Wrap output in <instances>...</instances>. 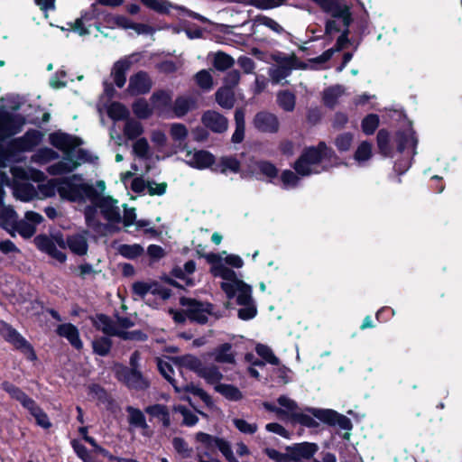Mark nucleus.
<instances>
[{
    "label": "nucleus",
    "mask_w": 462,
    "mask_h": 462,
    "mask_svg": "<svg viewBox=\"0 0 462 462\" xmlns=\"http://www.w3.org/2000/svg\"><path fill=\"white\" fill-rule=\"evenodd\" d=\"M51 143L65 154L61 161L50 165L47 171L51 175H63L75 171L88 161V154L81 149L76 150L81 142L78 137L64 134L54 133L50 136Z\"/></svg>",
    "instance_id": "f257e3e1"
},
{
    "label": "nucleus",
    "mask_w": 462,
    "mask_h": 462,
    "mask_svg": "<svg viewBox=\"0 0 462 462\" xmlns=\"http://www.w3.org/2000/svg\"><path fill=\"white\" fill-rule=\"evenodd\" d=\"M209 259L215 263L213 275L223 279L221 288L226 292L227 298L236 297L238 305L254 301L250 285L238 279L233 270L223 266L219 262L218 256L212 255Z\"/></svg>",
    "instance_id": "f03ea898"
},
{
    "label": "nucleus",
    "mask_w": 462,
    "mask_h": 462,
    "mask_svg": "<svg viewBox=\"0 0 462 462\" xmlns=\"http://www.w3.org/2000/svg\"><path fill=\"white\" fill-rule=\"evenodd\" d=\"M194 440L198 462H218L217 449H219L229 462H238L229 443L223 439L199 431L194 435Z\"/></svg>",
    "instance_id": "7ed1b4c3"
},
{
    "label": "nucleus",
    "mask_w": 462,
    "mask_h": 462,
    "mask_svg": "<svg viewBox=\"0 0 462 462\" xmlns=\"http://www.w3.org/2000/svg\"><path fill=\"white\" fill-rule=\"evenodd\" d=\"M333 154L325 143L320 142L317 146L304 150L299 159L294 162L295 171L301 177L319 174L327 170L325 162Z\"/></svg>",
    "instance_id": "20e7f679"
},
{
    "label": "nucleus",
    "mask_w": 462,
    "mask_h": 462,
    "mask_svg": "<svg viewBox=\"0 0 462 462\" xmlns=\"http://www.w3.org/2000/svg\"><path fill=\"white\" fill-rule=\"evenodd\" d=\"M60 197L71 202H96L97 190L92 185L80 181L79 176L73 175L61 179Z\"/></svg>",
    "instance_id": "39448f33"
},
{
    "label": "nucleus",
    "mask_w": 462,
    "mask_h": 462,
    "mask_svg": "<svg viewBox=\"0 0 462 462\" xmlns=\"http://www.w3.org/2000/svg\"><path fill=\"white\" fill-rule=\"evenodd\" d=\"M93 325L100 331L108 336H117L124 339L137 338L143 339L141 332H125L117 328L106 316L97 315L93 319Z\"/></svg>",
    "instance_id": "423d86ee"
},
{
    "label": "nucleus",
    "mask_w": 462,
    "mask_h": 462,
    "mask_svg": "<svg viewBox=\"0 0 462 462\" xmlns=\"http://www.w3.org/2000/svg\"><path fill=\"white\" fill-rule=\"evenodd\" d=\"M141 3L149 8L150 10H152L158 14H170L171 9H176L180 10L183 13H185L187 15L198 19L199 21L205 22L207 19L203 17L202 15L194 13L190 10H188L184 6L181 5H176L170 2L169 0H140Z\"/></svg>",
    "instance_id": "0eeeda50"
},
{
    "label": "nucleus",
    "mask_w": 462,
    "mask_h": 462,
    "mask_svg": "<svg viewBox=\"0 0 462 462\" xmlns=\"http://www.w3.org/2000/svg\"><path fill=\"white\" fill-rule=\"evenodd\" d=\"M135 297L144 299L148 294L157 295L162 300L170 297L171 292L157 282H136L132 286Z\"/></svg>",
    "instance_id": "6e6552de"
},
{
    "label": "nucleus",
    "mask_w": 462,
    "mask_h": 462,
    "mask_svg": "<svg viewBox=\"0 0 462 462\" xmlns=\"http://www.w3.org/2000/svg\"><path fill=\"white\" fill-rule=\"evenodd\" d=\"M185 157L184 161L192 168L204 170L209 168L215 162V156L204 150H190L184 149Z\"/></svg>",
    "instance_id": "1a4fd4ad"
},
{
    "label": "nucleus",
    "mask_w": 462,
    "mask_h": 462,
    "mask_svg": "<svg viewBox=\"0 0 462 462\" xmlns=\"http://www.w3.org/2000/svg\"><path fill=\"white\" fill-rule=\"evenodd\" d=\"M313 1L320 5L324 11L330 13L334 18L341 19L346 28L348 27L351 21L349 8L346 5H343L341 0Z\"/></svg>",
    "instance_id": "9d476101"
},
{
    "label": "nucleus",
    "mask_w": 462,
    "mask_h": 462,
    "mask_svg": "<svg viewBox=\"0 0 462 462\" xmlns=\"http://www.w3.org/2000/svg\"><path fill=\"white\" fill-rule=\"evenodd\" d=\"M182 304L186 306L185 312L189 319L201 324L208 321V316L211 314L209 304L192 300H183Z\"/></svg>",
    "instance_id": "9b49d317"
},
{
    "label": "nucleus",
    "mask_w": 462,
    "mask_h": 462,
    "mask_svg": "<svg viewBox=\"0 0 462 462\" xmlns=\"http://www.w3.org/2000/svg\"><path fill=\"white\" fill-rule=\"evenodd\" d=\"M116 375L120 381H123L131 388L145 389L149 386L148 381L143 376L138 369L119 367L116 370Z\"/></svg>",
    "instance_id": "f8f14e48"
},
{
    "label": "nucleus",
    "mask_w": 462,
    "mask_h": 462,
    "mask_svg": "<svg viewBox=\"0 0 462 462\" xmlns=\"http://www.w3.org/2000/svg\"><path fill=\"white\" fill-rule=\"evenodd\" d=\"M172 95L171 92L166 90H158L153 92L150 97V102L153 112L159 116L171 118L170 106L171 104Z\"/></svg>",
    "instance_id": "ddd939ff"
},
{
    "label": "nucleus",
    "mask_w": 462,
    "mask_h": 462,
    "mask_svg": "<svg viewBox=\"0 0 462 462\" xmlns=\"http://www.w3.org/2000/svg\"><path fill=\"white\" fill-rule=\"evenodd\" d=\"M99 207L101 213L105 218L111 223H119L121 221L120 209L117 206V200L110 198H98L97 194V201L92 202Z\"/></svg>",
    "instance_id": "4468645a"
},
{
    "label": "nucleus",
    "mask_w": 462,
    "mask_h": 462,
    "mask_svg": "<svg viewBox=\"0 0 462 462\" xmlns=\"http://www.w3.org/2000/svg\"><path fill=\"white\" fill-rule=\"evenodd\" d=\"M101 14V12L96 3L90 5L88 12L81 14L73 23L70 24L72 31L78 32L80 36L88 35L90 33L89 27L86 26L85 23L91 20L97 18Z\"/></svg>",
    "instance_id": "2eb2a0df"
},
{
    "label": "nucleus",
    "mask_w": 462,
    "mask_h": 462,
    "mask_svg": "<svg viewBox=\"0 0 462 462\" xmlns=\"http://www.w3.org/2000/svg\"><path fill=\"white\" fill-rule=\"evenodd\" d=\"M203 125L215 133H223L227 130V119L217 111L208 110L202 116Z\"/></svg>",
    "instance_id": "dca6fc26"
},
{
    "label": "nucleus",
    "mask_w": 462,
    "mask_h": 462,
    "mask_svg": "<svg viewBox=\"0 0 462 462\" xmlns=\"http://www.w3.org/2000/svg\"><path fill=\"white\" fill-rule=\"evenodd\" d=\"M254 125L256 129L264 133H275L279 129L277 117L270 113L260 112L254 118Z\"/></svg>",
    "instance_id": "f3484780"
},
{
    "label": "nucleus",
    "mask_w": 462,
    "mask_h": 462,
    "mask_svg": "<svg viewBox=\"0 0 462 462\" xmlns=\"http://www.w3.org/2000/svg\"><path fill=\"white\" fill-rule=\"evenodd\" d=\"M198 107L197 100L191 97L180 96L173 102L171 117L181 118Z\"/></svg>",
    "instance_id": "a211bd4d"
},
{
    "label": "nucleus",
    "mask_w": 462,
    "mask_h": 462,
    "mask_svg": "<svg viewBox=\"0 0 462 462\" xmlns=\"http://www.w3.org/2000/svg\"><path fill=\"white\" fill-rule=\"evenodd\" d=\"M174 390L178 393H190L199 397L205 403H211L210 396L203 389L192 383H188L183 377L174 383Z\"/></svg>",
    "instance_id": "6ab92c4d"
},
{
    "label": "nucleus",
    "mask_w": 462,
    "mask_h": 462,
    "mask_svg": "<svg viewBox=\"0 0 462 462\" xmlns=\"http://www.w3.org/2000/svg\"><path fill=\"white\" fill-rule=\"evenodd\" d=\"M174 390L178 393H190L199 397L205 403H211L210 396L203 389L192 383H188L183 377L174 383Z\"/></svg>",
    "instance_id": "aec40b11"
},
{
    "label": "nucleus",
    "mask_w": 462,
    "mask_h": 462,
    "mask_svg": "<svg viewBox=\"0 0 462 462\" xmlns=\"http://www.w3.org/2000/svg\"><path fill=\"white\" fill-rule=\"evenodd\" d=\"M152 88V81L147 74L139 72L130 79L127 90L132 95L147 93Z\"/></svg>",
    "instance_id": "412c9836"
},
{
    "label": "nucleus",
    "mask_w": 462,
    "mask_h": 462,
    "mask_svg": "<svg viewBox=\"0 0 462 462\" xmlns=\"http://www.w3.org/2000/svg\"><path fill=\"white\" fill-rule=\"evenodd\" d=\"M57 333L59 336L66 337L75 348H82L83 343L79 338V330L74 325L70 323L61 324L57 328Z\"/></svg>",
    "instance_id": "4be33fe9"
},
{
    "label": "nucleus",
    "mask_w": 462,
    "mask_h": 462,
    "mask_svg": "<svg viewBox=\"0 0 462 462\" xmlns=\"http://www.w3.org/2000/svg\"><path fill=\"white\" fill-rule=\"evenodd\" d=\"M293 457L297 462H300L302 459L310 458L319 449V447L315 443L310 442H302L299 444H295L292 447H290Z\"/></svg>",
    "instance_id": "5701e85b"
},
{
    "label": "nucleus",
    "mask_w": 462,
    "mask_h": 462,
    "mask_svg": "<svg viewBox=\"0 0 462 462\" xmlns=\"http://www.w3.org/2000/svg\"><path fill=\"white\" fill-rule=\"evenodd\" d=\"M212 255L218 256L220 263L225 267H226V264H228L234 268H241L244 265L243 259L237 254H227L226 251H223L218 254L211 253V254H208L206 255V259L211 264L210 272L212 274H213V269L215 266V263L213 262H211L209 259L210 256H212Z\"/></svg>",
    "instance_id": "b1692460"
},
{
    "label": "nucleus",
    "mask_w": 462,
    "mask_h": 462,
    "mask_svg": "<svg viewBox=\"0 0 462 462\" xmlns=\"http://www.w3.org/2000/svg\"><path fill=\"white\" fill-rule=\"evenodd\" d=\"M127 412L129 423L136 428L142 429L143 435L150 436L152 431L146 423L143 413L140 410L133 407H128Z\"/></svg>",
    "instance_id": "393cba45"
},
{
    "label": "nucleus",
    "mask_w": 462,
    "mask_h": 462,
    "mask_svg": "<svg viewBox=\"0 0 462 462\" xmlns=\"http://www.w3.org/2000/svg\"><path fill=\"white\" fill-rule=\"evenodd\" d=\"M157 365L160 373L167 381H169L171 383L173 387L174 383L178 382L180 378H182V371L180 367H178V374H176L175 370L168 361L158 358Z\"/></svg>",
    "instance_id": "a878e982"
},
{
    "label": "nucleus",
    "mask_w": 462,
    "mask_h": 462,
    "mask_svg": "<svg viewBox=\"0 0 462 462\" xmlns=\"http://www.w3.org/2000/svg\"><path fill=\"white\" fill-rule=\"evenodd\" d=\"M69 248L76 254L84 255L88 252V241L85 234H75L67 238Z\"/></svg>",
    "instance_id": "bb28decb"
},
{
    "label": "nucleus",
    "mask_w": 462,
    "mask_h": 462,
    "mask_svg": "<svg viewBox=\"0 0 462 462\" xmlns=\"http://www.w3.org/2000/svg\"><path fill=\"white\" fill-rule=\"evenodd\" d=\"M216 362L225 364L235 363V354L232 352V346L229 343H225L216 347L211 353Z\"/></svg>",
    "instance_id": "cd10ccee"
},
{
    "label": "nucleus",
    "mask_w": 462,
    "mask_h": 462,
    "mask_svg": "<svg viewBox=\"0 0 462 462\" xmlns=\"http://www.w3.org/2000/svg\"><path fill=\"white\" fill-rule=\"evenodd\" d=\"M277 402L279 404L280 409V417L290 420L292 417V413L298 410L299 406L295 401L292 399L282 395L277 399Z\"/></svg>",
    "instance_id": "c85d7f7f"
},
{
    "label": "nucleus",
    "mask_w": 462,
    "mask_h": 462,
    "mask_svg": "<svg viewBox=\"0 0 462 462\" xmlns=\"http://www.w3.org/2000/svg\"><path fill=\"white\" fill-rule=\"evenodd\" d=\"M145 411L152 417L158 419L164 427L171 425L170 413L166 406L162 404L151 405L145 409Z\"/></svg>",
    "instance_id": "c756f323"
},
{
    "label": "nucleus",
    "mask_w": 462,
    "mask_h": 462,
    "mask_svg": "<svg viewBox=\"0 0 462 462\" xmlns=\"http://www.w3.org/2000/svg\"><path fill=\"white\" fill-rule=\"evenodd\" d=\"M216 101L226 109H231L235 105V94L230 88H220L216 92Z\"/></svg>",
    "instance_id": "7c9ffc66"
},
{
    "label": "nucleus",
    "mask_w": 462,
    "mask_h": 462,
    "mask_svg": "<svg viewBox=\"0 0 462 462\" xmlns=\"http://www.w3.org/2000/svg\"><path fill=\"white\" fill-rule=\"evenodd\" d=\"M2 388L8 393L12 398L20 402L24 408L27 405H32V399L29 398L21 389L11 383L4 382L2 383Z\"/></svg>",
    "instance_id": "2f4dec72"
},
{
    "label": "nucleus",
    "mask_w": 462,
    "mask_h": 462,
    "mask_svg": "<svg viewBox=\"0 0 462 462\" xmlns=\"http://www.w3.org/2000/svg\"><path fill=\"white\" fill-rule=\"evenodd\" d=\"M199 376L205 379L208 383L215 384V386L220 384L219 382L223 377L218 367L213 365H203Z\"/></svg>",
    "instance_id": "473e14b6"
},
{
    "label": "nucleus",
    "mask_w": 462,
    "mask_h": 462,
    "mask_svg": "<svg viewBox=\"0 0 462 462\" xmlns=\"http://www.w3.org/2000/svg\"><path fill=\"white\" fill-rule=\"evenodd\" d=\"M172 447L175 452L181 458H190L193 455V448L189 445V443L180 437H174L172 439Z\"/></svg>",
    "instance_id": "72a5a7b5"
},
{
    "label": "nucleus",
    "mask_w": 462,
    "mask_h": 462,
    "mask_svg": "<svg viewBox=\"0 0 462 462\" xmlns=\"http://www.w3.org/2000/svg\"><path fill=\"white\" fill-rule=\"evenodd\" d=\"M133 112L140 119L149 118L154 112L152 104L140 98L133 104Z\"/></svg>",
    "instance_id": "f704fd0d"
},
{
    "label": "nucleus",
    "mask_w": 462,
    "mask_h": 462,
    "mask_svg": "<svg viewBox=\"0 0 462 462\" xmlns=\"http://www.w3.org/2000/svg\"><path fill=\"white\" fill-rule=\"evenodd\" d=\"M133 152L140 159H149L152 156V150L147 139L138 138L133 144Z\"/></svg>",
    "instance_id": "c9c22d12"
},
{
    "label": "nucleus",
    "mask_w": 462,
    "mask_h": 462,
    "mask_svg": "<svg viewBox=\"0 0 462 462\" xmlns=\"http://www.w3.org/2000/svg\"><path fill=\"white\" fill-rule=\"evenodd\" d=\"M217 393L230 401H239L243 398V394L238 388L231 384L220 383L215 386Z\"/></svg>",
    "instance_id": "e433bc0d"
},
{
    "label": "nucleus",
    "mask_w": 462,
    "mask_h": 462,
    "mask_svg": "<svg viewBox=\"0 0 462 462\" xmlns=\"http://www.w3.org/2000/svg\"><path fill=\"white\" fill-rule=\"evenodd\" d=\"M345 93V89L342 86H334L327 88L323 94V100L326 106H334L340 97Z\"/></svg>",
    "instance_id": "4c0bfd02"
},
{
    "label": "nucleus",
    "mask_w": 462,
    "mask_h": 462,
    "mask_svg": "<svg viewBox=\"0 0 462 462\" xmlns=\"http://www.w3.org/2000/svg\"><path fill=\"white\" fill-rule=\"evenodd\" d=\"M128 67L126 60H118L115 63L112 75L118 88H122L125 83V71L128 69Z\"/></svg>",
    "instance_id": "58836bf2"
},
{
    "label": "nucleus",
    "mask_w": 462,
    "mask_h": 462,
    "mask_svg": "<svg viewBox=\"0 0 462 462\" xmlns=\"http://www.w3.org/2000/svg\"><path fill=\"white\" fill-rule=\"evenodd\" d=\"M143 125L134 119H128L124 127V134L128 139H136L143 134Z\"/></svg>",
    "instance_id": "ea45409f"
},
{
    "label": "nucleus",
    "mask_w": 462,
    "mask_h": 462,
    "mask_svg": "<svg viewBox=\"0 0 462 462\" xmlns=\"http://www.w3.org/2000/svg\"><path fill=\"white\" fill-rule=\"evenodd\" d=\"M61 179H51L39 185V191L44 198L53 197L56 193L60 195V184Z\"/></svg>",
    "instance_id": "a19ab883"
},
{
    "label": "nucleus",
    "mask_w": 462,
    "mask_h": 462,
    "mask_svg": "<svg viewBox=\"0 0 462 462\" xmlns=\"http://www.w3.org/2000/svg\"><path fill=\"white\" fill-rule=\"evenodd\" d=\"M179 364H180V367H184V368L189 369L191 371H194L195 373L198 374V375L199 374V373L204 365L202 364V362L198 357H196L192 355H186V356L180 357Z\"/></svg>",
    "instance_id": "79ce46f5"
},
{
    "label": "nucleus",
    "mask_w": 462,
    "mask_h": 462,
    "mask_svg": "<svg viewBox=\"0 0 462 462\" xmlns=\"http://www.w3.org/2000/svg\"><path fill=\"white\" fill-rule=\"evenodd\" d=\"M373 155L372 144L366 141L362 142L355 152L354 159L359 164L367 162Z\"/></svg>",
    "instance_id": "37998d69"
},
{
    "label": "nucleus",
    "mask_w": 462,
    "mask_h": 462,
    "mask_svg": "<svg viewBox=\"0 0 462 462\" xmlns=\"http://www.w3.org/2000/svg\"><path fill=\"white\" fill-rule=\"evenodd\" d=\"M25 408L35 418L38 425H40L41 427L45 428V429L51 427V422L48 419V416L46 415V413H44L42 411V410L41 408H39L36 405V403L33 400L32 401V405H27Z\"/></svg>",
    "instance_id": "c03bdc74"
},
{
    "label": "nucleus",
    "mask_w": 462,
    "mask_h": 462,
    "mask_svg": "<svg viewBox=\"0 0 462 462\" xmlns=\"http://www.w3.org/2000/svg\"><path fill=\"white\" fill-rule=\"evenodd\" d=\"M96 217L97 209L95 208L88 207L85 209V217L88 226L99 234H104L105 226L99 223Z\"/></svg>",
    "instance_id": "a18cd8bd"
},
{
    "label": "nucleus",
    "mask_w": 462,
    "mask_h": 462,
    "mask_svg": "<svg viewBox=\"0 0 462 462\" xmlns=\"http://www.w3.org/2000/svg\"><path fill=\"white\" fill-rule=\"evenodd\" d=\"M290 420L293 423H300L309 428H315L318 426V422L308 413L301 411L300 408L292 413V417Z\"/></svg>",
    "instance_id": "49530a36"
},
{
    "label": "nucleus",
    "mask_w": 462,
    "mask_h": 462,
    "mask_svg": "<svg viewBox=\"0 0 462 462\" xmlns=\"http://www.w3.org/2000/svg\"><path fill=\"white\" fill-rule=\"evenodd\" d=\"M173 411L175 412H179L181 414L182 424L185 426L192 427V426L196 425L199 421L198 416L193 411H191L190 410H189L188 408H186L184 406H181V405L174 406Z\"/></svg>",
    "instance_id": "de8ad7c7"
},
{
    "label": "nucleus",
    "mask_w": 462,
    "mask_h": 462,
    "mask_svg": "<svg viewBox=\"0 0 462 462\" xmlns=\"http://www.w3.org/2000/svg\"><path fill=\"white\" fill-rule=\"evenodd\" d=\"M8 340L11 341L12 343H14L18 347H26L30 351L29 358L31 360H34L36 358V355L33 352V350L31 348L30 345L15 330H14V329L8 330Z\"/></svg>",
    "instance_id": "09e8293b"
},
{
    "label": "nucleus",
    "mask_w": 462,
    "mask_h": 462,
    "mask_svg": "<svg viewBox=\"0 0 462 462\" xmlns=\"http://www.w3.org/2000/svg\"><path fill=\"white\" fill-rule=\"evenodd\" d=\"M118 252L125 258L134 259L143 254V248L138 244L121 245L118 247Z\"/></svg>",
    "instance_id": "8fccbe9b"
},
{
    "label": "nucleus",
    "mask_w": 462,
    "mask_h": 462,
    "mask_svg": "<svg viewBox=\"0 0 462 462\" xmlns=\"http://www.w3.org/2000/svg\"><path fill=\"white\" fill-rule=\"evenodd\" d=\"M111 340L105 337L96 338L92 342L94 353L101 356L108 355L111 349Z\"/></svg>",
    "instance_id": "3c124183"
},
{
    "label": "nucleus",
    "mask_w": 462,
    "mask_h": 462,
    "mask_svg": "<svg viewBox=\"0 0 462 462\" xmlns=\"http://www.w3.org/2000/svg\"><path fill=\"white\" fill-rule=\"evenodd\" d=\"M279 106L285 111H292L295 106V96L289 91H282L277 95Z\"/></svg>",
    "instance_id": "603ef678"
},
{
    "label": "nucleus",
    "mask_w": 462,
    "mask_h": 462,
    "mask_svg": "<svg viewBox=\"0 0 462 462\" xmlns=\"http://www.w3.org/2000/svg\"><path fill=\"white\" fill-rule=\"evenodd\" d=\"M307 411L311 413L314 417L320 420L323 422L332 425L337 412L332 410H322V409H308Z\"/></svg>",
    "instance_id": "864d4df0"
},
{
    "label": "nucleus",
    "mask_w": 462,
    "mask_h": 462,
    "mask_svg": "<svg viewBox=\"0 0 462 462\" xmlns=\"http://www.w3.org/2000/svg\"><path fill=\"white\" fill-rule=\"evenodd\" d=\"M398 147L400 151H402L406 148H414L417 144V139L411 130H408L405 133L400 134L398 135Z\"/></svg>",
    "instance_id": "5fc2aeb1"
},
{
    "label": "nucleus",
    "mask_w": 462,
    "mask_h": 462,
    "mask_svg": "<svg viewBox=\"0 0 462 462\" xmlns=\"http://www.w3.org/2000/svg\"><path fill=\"white\" fill-rule=\"evenodd\" d=\"M108 116L114 120H122L128 116V109L121 103L114 102L108 107Z\"/></svg>",
    "instance_id": "6e6d98bb"
},
{
    "label": "nucleus",
    "mask_w": 462,
    "mask_h": 462,
    "mask_svg": "<svg viewBox=\"0 0 462 462\" xmlns=\"http://www.w3.org/2000/svg\"><path fill=\"white\" fill-rule=\"evenodd\" d=\"M197 85L203 90H210L213 88V79L209 71L202 69L195 75Z\"/></svg>",
    "instance_id": "4d7b16f0"
},
{
    "label": "nucleus",
    "mask_w": 462,
    "mask_h": 462,
    "mask_svg": "<svg viewBox=\"0 0 462 462\" xmlns=\"http://www.w3.org/2000/svg\"><path fill=\"white\" fill-rule=\"evenodd\" d=\"M17 146L23 151H30L38 143V135L36 133H27L23 138L15 141Z\"/></svg>",
    "instance_id": "13d9d810"
},
{
    "label": "nucleus",
    "mask_w": 462,
    "mask_h": 462,
    "mask_svg": "<svg viewBox=\"0 0 462 462\" xmlns=\"http://www.w3.org/2000/svg\"><path fill=\"white\" fill-rule=\"evenodd\" d=\"M378 125L379 117L374 114L368 115L362 121V130L365 134H374Z\"/></svg>",
    "instance_id": "bf43d9fd"
},
{
    "label": "nucleus",
    "mask_w": 462,
    "mask_h": 462,
    "mask_svg": "<svg viewBox=\"0 0 462 462\" xmlns=\"http://www.w3.org/2000/svg\"><path fill=\"white\" fill-rule=\"evenodd\" d=\"M170 134L174 141L181 142L187 138L189 132L183 124L174 123L171 125Z\"/></svg>",
    "instance_id": "052dcab7"
},
{
    "label": "nucleus",
    "mask_w": 462,
    "mask_h": 462,
    "mask_svg": "<svg viewBox=\"0 0 462 462\" xmlns=\"http://www.w3.org/2000/svg\"><path fill=\"white\" fill-rule=\"evenodd\" d=\"M16 231L24 238L32 237L36 232V226L34 224H31L26 220L16 221L14 225Z\"/></svg>",
    "instance_id": "680f3d73"
},
{
    "label": "nucleus",
    "mask_w": 462,
    "mask_h": 462,
    "mask_svg": "<svg viewBox=\"0 0 462 462\" xmlns=\"http://www.w3.org/2000/svg\"><path fill=\"white\" fill-rule=\"evenodd\" d=\"M103 20L110 28L119 27L125 29L128 18L123 15L105 14Z\"/></svg>",
    "instance_id": "e2e57ef3"
},
{
    "label": "nucleus",
    "mask_w": 462,
    "mask_h": 462,
    "mask_svg": "<svg viewBox=\"0 0 462 462\" xmlns=\"http://www.w3.org/2000/svg\"><path fill=\"white\" fill-rule=\"evenodd\" d=\"M233 423L236 428L244 434H254L257 431L258 426L256 423H250L243 419H233Z\"/></svg>",
    "instance_id": "0e129e2a"
},
{
    "label": "nucleus",
    "mask_w": 462,
    "mask_h": 462,
    "mask_svg": "<svg viewBox=\"0 0 462 462\" xmlns=\"http://www.w3.org/2000/svg\"><path fill=\"white\" fill-rule=\"evenodd\" d=\"M241 308L238 310V317L243 320H249L254 319L257 314V309L254 301L240 305Z\"/></svg>",
    "instance_id": "69168bd1"
},
{
    "label": "nucleus",
    "mask_w": 462,
    "mask_h": 462,
    "mask_svg": "<svg viewBox=\"0 0 462 462\" xmlns=\"http://www.w3.org/2000/svg\"><path fill=\"white\" fill-rule=\"evenodd\" d=\"M281 180L285 189H291L298 185L300 178L297 172L294 173L290 170H286L282 171L281 175Z\"/></svg>",
    "instance_id": "338daca9"
},
{
    "label": "nucleus",
    "mask_w": 462,
    "mask_h": 462,
    "mask_svg": "<svg viewBox=\"0 0 462 462\" xmlns=\"http://www.w3.org/2000/svg\"><path fill=\"white\" fill-rule=\"evenodd\" d=\"M291 72V68L286 64H281L270 71V76L274 83H279L285 79Z\"/></svg>",
    "instance_id": "774afa93"
}]
</instances>
